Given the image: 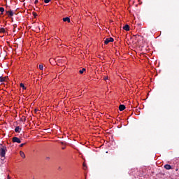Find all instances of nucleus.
Instances as JSON below:
<instances>
[{
    "label": "nucleus",
    "instance_id": "nucleus-6",
    "mask_svg": "<svg viewBox=\"0 0 179 179\" xmlns=\"http://www.w3.org/2000/svg\"><path fill=\"white\" fill-rule=\"evenodd\" d=\"M124 109H125V105H120L119 106L120 111H124Z\"/></svg>",
    "mask_w": 179,
    "mask_h": 179
},
{
    "label": "nucleus",
    "instance_id": "nucleus-21",
    "mask_svg": "<svg viewBox=\"0 0 179 179\" xmlns=\"http://www.w3.org/2000/svg\"><path fill=\"white\" fill-rule=\"evenodd\" d=\"M33 15L36 17V16H37V14L36 13H33Z\"/></svg>",
    "mask_w": 179,
    "mask_h": 179
},
{
    "label": "nucleus",
    "instance_id": "nucleus-10",
    "mask_svg": "<svg viewBox=\"0 0 179 179\" xmlns=\"http://www.w3.org/2000/svg\"><path fill=\"white\" fill-rule=\"evenodd\" d=\"M6 13L8 14V16H13V11L12 10L6 11Z\"/></svg>",
    "mask_w": 179,
    "mask_h": 179
},
{
    "label": "nucleus",
    "instance_id": "nucleus-29",
    "mask_svg": "<svg viewBox=\"0 0 179 179\" xmlns=\"http://www.w3.org/2000/svg\"><path fill=\"white\" fill-rule=\"evenodd\" d=\"M5 1V2H7V1L6 0H4Z\"/></svg>",
    "mask_w": 179,
    "mask_h": 179
},
{
    "label": "nucleus",
    "instance_id": "nucleus-23",
    "mask_svg": "<svg viewBox=\"0 0 179 179\" xmlns=\"http://www.w3.org/2000/svg\"><path fill=\"white\" fill-rule=\"evenodd\" d=\"M37 111H38V110H37V109H35V112H36V113H37Z\"/></svg>",
    "mask_w": 179,
    "mask_h": 179
},
{
    "label": "nucleus",
    "instance_id": "nucleus-24",
    "mask_svg": "<svg viewBox=\"0 0 179 179\" xmlns=\"http://www.w3.org/2000/svg\"><path fill=\"white\" fill-rule=\"evenodd\" d=\"M60 143H61L62 145H64V142H61Z\"/></svg>",
    "mask_w": 179,
    "mask_h": 179
},
{
    "label": "nucleus",
    "instance_id": "nucleus-27",
    "mask_svg": "<svg viewBox=\"0 0 179 179\" xmlns=\"http://www.w3.org/2000/svg\"><path fill=\"white\" fill-rule=\"evenodd\" d=\"M83 166H84V167H86V165H85V164H83Z\"/></svg>",
    "mask_w": 179,
    "mask_h": 179
},
{
    "label": "nucleus",
    "instance_id": "nucleus-15",
    "mask_svg": "<svg viewBox=\"0 0 179 179\" xmlns=\"http://www.w3.org/2000/svg\"><path fill=\"white\" fill-rule=\"evenodd\" d=\"M6 31L5 30V28H1L0 29V33H6Z\"/></svg>",
    "mask_w": 179,
    "mask_h": 179
},
{
    "label": "nucleus",
    "instance_id": "nucleus-30",
    "mask_svg": "<svg viewBox=\"0 0 179 179\" xmlns=\"http://www.w3.org/2000/svg\"><path fill=\"white\" fill-rule=\"evenodd\" d=\"M33 179H35V178H33Z\"/></svg>",
    "mask_w": 179,
    "mask_h": 179
},
{
    "label": "nucleus",
    "instance_id": "nucleus-19",
    "mask_svg": "<svg viewBox=\"0 0 179 179\" xmlns=\"http://www.w3.org/2000/svg\"><path fill=\"white\" fill-rule=\"evenodd\" d=\"M45 160H46L47 162L50 161V157H45Z\"/></svg>",
    "mask_w": 179,
    "mask_h": 179
},
{
    "label": "nucleus",
    "instance_id": "nucleus-9",
    "mask_svg": "<svg viewBox=\"0 0 179 179\" xmlns=\"http://www.w3.org/2000/svg\"><path fill=\"white\" fill-rule=\"evenodd\" d=\"M20 155L21 157H22V159H25L26 155H24V152L23 151H20Z\"/></svg>",
    "mask_w": 179,
    "mask_h": 179
},
{
    "label": "nucleus",
    "instance_id": "nucleus-16",
    "mask_svg": "<svg viewBox=\"0 0 179 179\" xmlns=\"http://www.w3.org/2000/svg\"><path fill=\"white\" fill-rule=\"evenodd\" d=\"M39 69H41V71H43V69H44V66L43 64H40Z\"/></svg>",
    "mask_w": 179,
    "mask_h": 179
},
{
    "label": "nucleus",
    "instance_id": "nucleus-7",
    "mask_svg": "<svg viewBox=\"0 0 179 179\" xmlns=\"http://www.w3.org/2000/svg\"><path fill=\"white\" fill-rule=\"evenodd\" d=\"M123 30H126V31H129V25L126 24L124 27H123Z\"/></svg>",
    "mask_w": 179,
    "mask_h": 179
},
{
    "label": "nucleus",
    "instance_id": "nucleus-20",
    "mask_svg": "<svg viewBox=\"0 0 179 179\" xmlns=\"http://www.w3.org/2000/svg\"><path fill=\"white\" fill-rule=\"evenodd\" d=\"M34 3H35V5H37V3H38V0H36Z\"/></svg>",
    "mask_w": 179,
    "mask_h": 179
},
{
    "label": "nucleus",
    "instance_id": "nucleus-12",
    "mask_svg": "<svg viewBox=\"0 0 179 179\" xmlns=\"http://www.w3.org/2000/svg\"><path fill=\"white\" fill-rule=\"evenodd\" d=\"M7 77H0V82H5Z\"/></svg>",
    "mask_w": 179,
    "mask_h": 179
},
{
    "label": "nucleus",
    "instance_id": "nucleus-22",
    "mask_svg": "<svg viewBox=\"0 0 179 179\" xmlns=\"http://www.w3.org/2000/svg\"><path fill=\"white\" fill-rule=\"evenodd\" d=\"M103 79H104V80H107V79H108V78L105 77Z\"/></svg>",
    "mask_w": 179,
    "mask_h": 179
},
{
    "label": "nucleus",
    "instance_id": "nucleus-4",
    "mask_svg": "<svg viewBox=\"0 0 179 179\" xmlns=\"http://www.w3.org/2000/svg\"><path fill=\"white\" fill-rule=\"evenodd\" d=\"M164 169H166V170H171L173 167L171 165L166 164L164 165Z\"/></svg>",
    "mask_w": 179,
    "mask_h": 179
},
{
    "label": "nucleus",
    "instance_id": "nucleus-26",
    "mask_svg": "<svg viewBox=\"0 0 179 179\" xmlns=\"http://www.w3.org/2000/svg\"><path fill=\"white\" fill-rule=\"evenodd\" d=\"M83 166H84V167H86V165H85V164H83Z\"/></svg>",
    "mask_w": 179,
    "mask_h": 179
},
{
    "label": "nucleus",
    "instance_id": "nucleus-5",
    "mask_svg": "<svg viewBox=\"0 0 179 179\" xmlns=\"http://www.w3.org/2000/svg\"><path fill=\"white\" fill-rule=\"evenodd\" d=\"M63 21L68 22V23H71V18H69V17H66L63 18Z\"/></svg>",
    "mask_w": 179,
    "mask_h": 179
},
{
    "label": "nucleus",
    "instance_id": "nucleus-1",
    "mask_svg": "<svg viewBox=\"0 0 179 179\" xmlns=\"http://www.w3.org/2000/svg\"><path fill=\"white\" fill-rule=\"evenodd\" d=\"M6 152H8L6 146L3 145V147L0 148V157H5V155H6Z\"/></svg>",
    "mask_w": 179,
    "mask_h": 179
},
{
    "label": "nucleus",
    "instance_id": "nucleus-18",
    "mask_svg": "<svg viewBox=\"0 0 179 179\" xmlns=\"http://www.w3.org/2000/svg\"><path fill=\"white\" fill-rule=\"evenodd\" d=\"M24 145H26V143L20 144V148H23V146H24Z\"/></svg>",
    "mask_w": 179,
    "mask_h": 179
},
{
    "label": "nucleus",
    "instance_id": "nucleus-3",
    "mask_svg": "<svg viewBox=\"0 0 179 179\" xmlns=\"http://www.w3.org/2000/svg\"><path fill=\"white\" fill-rule=\"evenodd\" d=\"M12 141L14 143H22V141L17 137H13Z\"/></svg>",
    "mask_w": 179,
    "mask_h": 179
},
{
    "label": "nucleus",
    "instance_id": "nucleus-2",
    "mask_svg": "<svg viewBox=\"0 0 179 179\" xmlns=\"http://www.w3.org/2000/svg\"><path fill=\"white\" fill-rule=\"evenodd\" d=\"M114 42V38H107L105 41H104V44L105 45H107V44H108V43H113Z\"/></svg>",
    "mask_w": 179,
    "mask_h": 179
},
{
    "label": "nucleus",
    "instance_id": "nucleus-11",
    "mask_svg": "<svg viewBox=\"0 0 179 179\" xmlns=\"http://www.w3.org/2000/svg\"><path fill=\"white\" fill-rule=\"evenodd\" d=\"M0 12L1 15H3V12H5V8H3V7H0Z\"/></svg>",
    "mask_w": 179,
    "mask_h": 179
},
{
    "label": "nucleus",
    "instance_id": "nucleus-17",
    "mask_svg": "<svg viewBox=\"0 0 179 179\" xmlns=\"http://www.w3.org/2000/svg\"><path fill=\"white\" fill-rule=\"evenodd\" d=\"M45 3H48L51 2V0H44Z\"/></svg>",
    "mask_w": 179,
    "mask_h": 179
},
{
    "label": "nucleus",
    "instance_id": "nucleus-14",
    "mask_svg": "<svg viewBox=\"0 0 179 179\" xmlns=\"http://www.w3.org/2000/svg\"><path fill=\"white\" fill-rule=\"evenodd\" d=\"M20 87H22L24 90H26V87H24V84L21 83V84L20 85Z\"/></svg>",
    "mask_w": 179,
    "mask_h": 179
},
{
    "label": "nucleus",
    "instance_id": "nucleus-8",
    "mask_svg": "<svg viewBox=\"0 0 179 179\" xmlns=\"http://www.w3.org/2000/svg\"><path fill=\"white\" fill-rule=\"evenodd\" d=\"M20 131H22V128L19 127V126L16 127L15 129V132H18L20 133Z\"/></svg>",
    "mask_w": 179,
    "mask_h": 179
},
{
    "label": "nucleus",
    "instance_id": "nucleus-28",
    "mask_svg": "<svg viewBox=\"0 0 179 179\" xmlns=\"http://www.w3.org/2000/svg\"><path fill=\"white\" fill-rule=\"evenodd\" d=\"M8 179H10V177L8 176Z\"/></svg>",
    "mask_w": 179,
    "mask_h": 179
},
{
    "label": "nucleus",
    "instance_id": "nucleus-13",
    "mask_svg": "<svg viewBox=\"0 0 179 179\" xmlns=\"http://www.w3.org/2000/svg\"><path fill=\"white\" fill-rule=\"evenodd\" d=\"M83 72H86V69L83 68L79 71V73L82 74Z\"/></svg>",
    "mask_w": 179,
    "mask_h": 179
},
{
    "label": "nucleus",
    "instance_id": "nucleus-25",
    "mask_svg": "<svg viewBox=\"0 0 179 179\" xmlns=\"http://www.w3.org/2000/svg\"><path fill=\"white\" fill-rule=\"evenodd\" d=\"M62 150L65 149V147H62Z\"/></svg>",
    "mask_w": 179,
    "mask_h": 179
}]
</instances>
